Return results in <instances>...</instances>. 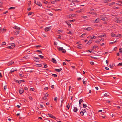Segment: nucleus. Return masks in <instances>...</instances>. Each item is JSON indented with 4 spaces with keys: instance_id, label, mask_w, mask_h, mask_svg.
Listing matches in <instances>:
<instances>
[{
    "instance_id": "nucleus-1",
    "label": "nucleus",
    "mask_w": 122,
    "mask_h": 122,
    "mask_svg": "<svg viewBox=\"0 0 122 122\" xmlns=\"http://www.w3.org/2000/svg\"><path fill=\"white\" fill-rule=\"evenodd\" d=\"M57 48L59 51H62V52L63 53H65L66 52V50L64 49L62 47H58Z\"/></svg>"
},
{
    "instance_id": "nucleus-2",
    "label": "nucleus",
    "mask_w": 122,
    "mask_h": 122,
    "mask_svg": "<svg viewBox=\"0 0 122 122\" xmlns=\"http://www.w3.org/2000/svg\"><path fill=\"white\" fill-rule=\"evenodd\" d=\"M34 3L40 7H41L42 5L41 3L38 1L36 2L35 0H34Z\"/></svg>"
},
{
    "instance_id": "nucleus-3",
    "label": "nucleus",
    "mask_w": 122,
    "mask_h": 122,
    "mask_svg": "<svg viewBox=\"0 0 122 122\" xmlns=\"http://www.w3.org/2000/svg\"><path fill=\"white\" fill-rule=\"evenodd\" d=\"M101 20L105 21H107L109 20L108 18L107 17H101Z\"/></svg>"
},
{
    "instance_id": "nucleus-4",
    "label": "nucleus",
    "mask_w": 122,
    "mask_h": 122,
    "mask_svg": "<svg viewBox=\"0 0 122 122\" xmlns=\"http://www.w3.org/2000/svg\"><path fill=\"white\" fill-rule=\"evenodd\" d=\"M116 20L115 21V22L117 23H120L121 21L119 20L118 17H115Z\"/></svg>"
},
{
    "instance_id": "nucleus-5",
    "label": "nucleus",
    "mask_w": 122,
    "mask_h": 122,
    "mask_svg": "<svg viewBox=\"0 0 122 122\" xmlns=\"http://www.w3.org/2000/svg\"><path fill=\"white\" fill-rule=\"evenodd\" d=\"M50 117L53 118V119H55V117L53 116L51 114L48 113L47 114Z\"/></svg>"
},
{
    "instance_id": "nucleus-6",
    "label": "nucleus",
    "mask_w": 122,
    "mask_h": 122,
    "mask_svg": "<svg viewBox=\"0 0 122 122\" xmlns=\"http://www.w3.org/2000/svg\"><path fill=\"white\" fill-rule=\"evenodd\" d=\"M17 70L16 68H13L10 71V73H11L12 72H14L15 71H17Z\"/></svg>"
},
{
    "instance_id": "nucleus-7",
    "label": "nucleus",
    "mask_w": 122,
    "mask_h": 122,
    "mask_svg": "<svg viewBox=\"0 0 122 122\" xmlns=\"http://www.w3.org/2000/svg\"><path fill=\"white\" fill-rule=\"evenodd\" d=\"M51 29V27H47L45 28V30L46 32H47L50 30Z\"/></svg>"
},
{
    "instance_id": "nucleus-8",
    "label": "nucleus",
    "mask_w": 122,
    "mask_h": 122,
    "mask_svg": "<svg viewBox=\"0 0 122 122\" xmlns=\"http://www.w3.org/2000/svg\"><path fill=\"white\" fill-rule=\"evenodd\" d=\"M13 28L17 30H20L21 29V28L19 27H18V26H16L15 25L14 26Z\"/></svg>"
},
{
    "instance_id": "nucleus-9",
    "label": "nucleus",
    "mask_w": 122,
    "mask_h": 122,
    "mask_svg": "<svg viewBox=\"0 0 122 122\" xmlns=\"http://www.w3.org/2000/svg\"><path fill=\"white\" fill-rule=\"evenodd\" d=\"M14 63V62L12 61H11L8 63L7 65L8 66H10L11 65Z\"/></svg>"
},
{
    "instance_id": "nucleus-10",
    "label": "nucleus",
    "mask_w": 122,
    "mask_h": 122,
    "mask_svg": "<svg viewBox=\"0 0 122 122\" xmlns=\"http://www.w3.org/2000/svg\"><path fill=\"white\" fill-rule=\"evenodd\" d=\"M52 61L54 63L56 64V61L55 59L54 58H52Z\"/></svg>"
},
{
    "instance_id": "nucleus-11",
    "label": "nucleus",
    "mask_w": 122,
    "mask_h": 122,
    "mask_svg": "<svg viewBox=\"0 0 122 122\" xmlns=\"http://www.w3.org/2000/svg\"><path fill=\"white\" fill-rule=\"evenodd\" d=\"M24 92V90L23 89H20L19 90V93L20 94H22Z\"/></svg>"
},
{
    "instance_id": "nucleus-12",
    "label": "nucleus",
    "mask_w": 122,
    "mask_h": 122,
    "mask_svg": "<svg viewBox=\"0 0 122 122\" xmlns=\"http://www.w3.org/2000/svg\"><path fill=\"white\" fill-rule=\"evenodd\" d=\"M60 1V0H55L51 2V3L52 4H54L56 3V2Z\"/></svg>"
},
{
    "instance_id": "nucleus-13",
    "label": "nucleus",
    "mask_w": 122,
    "mask_h": 122,
    "mask_svg": "<svg viewBox=\"0 0 122 122\" xmlns=\"http://www.w3.org/2000/svg\"><path fill=\"white\" fill-rule=\"evenodd\" d=\"M62 69L61 68L59 69H55V71L57 72H59L61 71L62 70Z\"/></svg>"
},
{
    "instance_id": "nucleus-14",
    "label": "nucleus",
    "mask_w": 122,
    "mask_h": 122,
    "mask_svg": "<svg viewBox=\"0 0 122 122\" xmlns=\"http://www.w3.org/2000/svg\"><path fill=\"white\" fill-rule=\"evenodd\" d=\"M65 22L68 25L69 27H71V24H69V22H68L67 21H66Z\"/></svg>"
},
{
    "instance_id": "nucleus-15",
    "label": "nucleus",
    "mask_w": 122,
    "mask_h": 122,
    "mask_svg": "<svg viewBox=\"0 0 122 122\" xmlns=\"http://www.w3.org/2000/svg\"><path fill=\"white\" fill-rule=\"evenodd\" d=\"M92 29V28L91 27H89L85 29V30H90Z\"/></svg>"
},
{
    "instance_id": "nucleus-16",
    "label": "nucleus",
    "mask_w": 122,
    "mask_h": 122,
    "mask_svg": "<svg viewBox=\"0 0 122 122\" xmlns=\"http://www.w3.org/2000/svg\"><path fill=\"white\" fill-rule=\"evenodd\" d=\"M99 21H100V19L99 18L97 19L94 22V23H98Z\"/></svg>"
},
{
    "instance_id": "nucleus-17",
    "label": "nucleus",
    "mask_w": 122,
    "mask_h": 122,
    "mask_svg": "<svg viewBox=\"0 0 122 122\" xmlns=\"http://www.w3.org/2000/svg\"><path fill=\"white\" fill-rule=\"evenodd\" d=\"M92 42V40H90L87 43V45H89L91 44Z\"/></svg>"
},
{
    "instance_id": "nucleus-18",
    "label": "nucleus",
    "mask_w": 122,
    "mask_h": 122,
    "mask_svg": "<svg viewBox=\"0 0 122 122\" xmlns=\"http://www.w3.org/2000/svg\"><path fill=\"white\" fill-rule=\"evenodd\" d=\"M74 16V14L68 15L67 17L68 18H71Z\"/></svg>"
},
{
    "instance_id": "nucleus-19",
    "label": "nucleus",
    "mask_w": 122,
    "mask_h": 122,
    "mask_svg": "<svg viewBox=\"0 0 122 122\" xmlns=\"http://www.w3.org/2000/svg\"><path fill=\"white\" fill-rule=\"evenodd\" d=\"M17 81H18L17 82L19 84L20 83L25 82V81L23 80H20L19 81L17 80Z\"/></svg>"
},
{
    "instance_id": "nucleus-20",
    "label": "nucleus",
    "mask_w": 122,
    "mask_h": 122,
    "mask_svg": "<svg viewBox=\"0 0 122 122\" xmlns=\"http://www.w3.org/2000/svg\"><path fill=\"white\" fill-rule=\"evenodd\" d=\"M77 109L76 107H75L73 110L75 112H76L77 111Z\"/></svg>"
},
{
    "instance_id": "nucleus-21",
    "label": "nucleus",
    "mask_w": 122,
    "mask_h": 122,
    "mask_svg": "<svg viewBox=\"0 0 122 122\" xmlns=\"http://www.w3.org/2000/svg\"><path fill=\"white\" fill-rule=\"evenodd\" d=\"M115 2H112L111 3H109L108 4V5L109 6L112 5L113 4H115Z\"/></svg>"
},
{
    "instance_id": "nucleus-22",
    "label": "nucleus",
    "mask_w": 122,
    "mask_h": 122,
    "mask_svg": "<svg viewBox=\"0 0 122 122\" xmlns=\"http://www.w3.org/2000/svg\"><path fill=\"white\" fill-rule=\"evenodd\" d=\"M106 34H104L103 35L99 36H98V37L99 38H102L104 37V36H106Z\"/></svg>"
},
{
    "instance_id": "nucleus-23",
    "label": "nucleus",
    "mask_w": 122,
    "mask_h": 122,
    "mask_svg": "<svg viewBox=\"0 0 122 122\" xmlns=\"http://www.w3.org/2000/svg\"><path fill=\"white\" fill-rule=\"evenodd\" d=\"M84 11V10L83 9H81L80 10H79L78 11V13H80L81 12H83Z\"/></svg>"
},
{
    "instance_id": "nucleus-24",
    "label": "nucleus",
    "mask_w": 122,
    "mask_h": 122,
    "mask_svg": "<svg viewBox=\"0 0 122 122\" xmlns=\"http://www.w3.org/2000/svg\"><path fill=\"white\" fill-rule=\"evenodd\" d=\"M80 1V0H74L73 2H78Z\"/></svg>"
},
{
    "instance_id": "nucleus-25",
    "label": "nucleus",
    "mask_w": 122,
    "mask_h": 122,
    "mask_svg": "<svg viewBox=\"0 0 122 122\" xmlns=\"http://www.w3.org/2000/svg\"><path fill=\"white\" fill-rule=\"evenodd\" d=\"M111 35L112 37H116L117 36H116V35H115V34L113 33H112L111 34Z\"/></svg>"
},
{
    "instance_id": "nucleus-26",
    "label": "nucleus",
    "mask_w": 122,
    "mask_h": 122,
    "mask_svg": "<svg viewBox=\"0 0 122 122\" xmlns=\"http://www.w3.org/2000/svg\"><path fill=\"white\" fill-rule=\"evenodd\" d=\"M116 37H122V35L120 34L117 35Z\"/></svg>"
},
{
    "instance_id": "nucleus-27",
    "label": "nucleus",
    "mask_w": 122,
    "mask_h": 122,
    "mask_svg": "<svg viewBox=\"0 0 122 122\" xmlns=\"http://www.w3.org/2000/svg\"><path fill=\"white\" fill-rule=\"evenodd\" d=\"M83 106L84 108H86L87 106L86 104H84L83 105Z\"/></svg>"
},
{
    "instance_id": "nucleus-28",
    "label": "nucleus",
    "mask_w": 122,
    "mask_h": 122,
    "mask_svg": "<svg viewBox=\"0 0 122 122\" xmlns=\"http://www.w3.org/2000/svg\"><path fill=\"white\" fill-rule=\"evenodd\" d=\"M86 35V33H84V34H82L81 36H80V37H83L85 35Z\"/></svg>"
},
{
    "instance_id": "nucleus-29",
    "label": "nucleus",
    "mask_w": 122,
    "mask_h": 122,
    "mask_svg": "<svg viewBox=\"0 0 122 122\" xmlns=\"http://www.w3.org/2000/svg\"><path fill=\"white\" fill-rule=\"evenodd\" d=\"M6 29H4L3 28V29H1V31L2 32H3L4 31H6Z\"/></svg>"
},
{
    "instance_id": "nucleus-30",
    "label": "nucleus",
    "mask_w": 122,
    "mask_h": 122,
    "mask_svg": "<svg viewBox=\"0 0 122 122\" xmlns=\"http://www.w3.org/2000/svg\"><path fill=\"white\" fill-rule=\"evenodd\" d=\"M104 2L105 3H107L110 2V0H104Z\"/></svg>"
},
{
    "instance_id": "nucleus-31",
    "label": "nucleus",
    "mask_w": 122,
    "mask_h": 122,
    "mask_svg": "<svg viewBox=\"0 0 122 122\" xmlns=\"http://www.w3.org/2000/svg\"><path fill=\"white\" fill-rule=\"evenodd\" d=\"M83 101V100L82 99H80V100H79V104H81V103H82Z\"/></svg>"
},
{
    "instance_id": "nucleus-32",
    "label": "nucleus",
    "mask_w": 122,
    "mask_h": 122,
    "mask_svg": "<svg viewBox=\"0 0 122 122\" xmlns=\"http://www.w3.org/2000/svg\"><path fill=\"white\" fill-rule=\"evenodd\" d=\"M38 56L41 59H43L44 58V56H42L41 55H38Z\"/></svg>"
},
{
    "instance_id": "nucleus-33",
    "label": "nucleus",
    "mask_w": 122,
    "mask_h": 122,
    "mask_svg": "<svg viewBox=\"0 0 122 122\" xmlns=\"http://www.w3.org/2000/svg\"><path fill=\"white\" fill-rule=\"evenodd\" d=\"M33 13H34L33 12H30L28 14V16H29L30 15H31L33 14Z\"/></svg>"
},
{
    "instance_id": "nucleus-34",
    "label": "nucleus",
    "mask_w": 122,
    "mask_h": 122,
    "mask_svg": "<svg viewBox=\"0 0 122 122\" xmlns=\"http://www.w3.org/2000/svg\"><path fill=\"white\" fill-rule=\"evenodd\" d=\"M15 7H11L10 8H9V10L14 9H15Z\"/></svg>"
},
{
    "instance_id": "nucleus-35",
    "label": "nucleus",
    "mask_w": 122,
    "mask_h": 122,
    "mask_svg": "<svg viewBox=\"0 0 122 122\" xmlns=\"http://www.w3.org/2000/svg\"><path fill=\"white\" fill-rule=\"evenodd\" d=\"M19 33V30H18V31L15 32V34L17 35V34H18Z\"/></svg>"
},
{
    "instance_id": "nucleus-36",
    "label": "nucleus",
    "mask_w": 122,
    "mask_h": 122,
    "mask_svg": "<svg viewBox=\"0 0 122 122\" xmlns=\"http://www.w3.org/2000/svg\"><path fill=\"white\" fill-rule=\"evenodd\" d=\"M47 98V97H46V96H44L43 97L42 99L44 100H45Z\"/></svg>"
},
{
    "instance_id": "nucleus-37",
    "label": "nucleus",
    "mask_w": 122,
    "mask_h": 122,
    "mask_svg": "<svg viewBox=\"0 0 122 122\" xmlns=\"http://www.w3.org/2000/svg\"><path fill=\"white\" fill-rule=\"evenodd\" d=\"M80 114L82 116H83L84 114V113L82 111L80 112Z\"/></svg>"
},
{
    "instance_id": "nucleus-38",
    "label": "nucleus",
    "mask_w": 122,
    "mask_h": 122,
    "mask_svg": "<svg viewBox=\"0 0 122 122\" xmlns=\"http://www.w3.org/2000/svg\"><path fill=\"white\" fill-rule=\"evenodd\" d=\"M44 3L46 4H49V3L47 1H45L44 2Z\"/></svg>"
},
{
    "instance_id": "nucleus-39",
    "label": "nucleus",
    "mask_w": 122,
    "mask_h": 122,
    "mask_svg": "<svg viewBox=\"0 0 122 122\" xmlns=\"http://www.w3.org/2000/svg\"><path fill=\"white\" fill-rule=\"evenodd\" d=\"M52 75L54 77H56L57 76V75L56 74H52Z\"/></svg>"
},
{
    "instance_id": "nucleus-40",
    "label": "nucleus",
    "mask_w": 122,
    "mask_h": 122,
    "mask_svg": "<svg viewBox=\"0 0 122 122\" xmlns=\"http://www.w3.org/2000/svg\"><path fill=\"white\" fill-rule=\"evenodd\" d=\"M98 47L97 46H94L93 47V49H95L96 48H98Z\"/></svg>"
},
{
    "instance_id": "nucleus-41",
    "label": "nucleus",
    "mask_w": 122,
    "mask_h": 122,
    "mask_svg": "<svg viewBox=\"0 0 122 122\" xmlns=\"http://www.w3.org/2000/svg\"><path fill=\"white\" fill-rule=\"evenodd\" d=\"M58 98L57 97H56L54 98V101L56 102H57V101Z\"/></svg>"
},
{
    "instance_id": "nucleus-42",
    "label": "nucleus",
    "mask_w": 122,
    "mask_h": 122,
    "mask_svg": "<svg viewBox=\"0 0 122 122\" xmlns=\"http://www.w3.org/2000/svg\"><path fill=\"white\" fill-rule=\"evenodd\" d=\"M7 86H6L5 85L4 86V89L5 90L7 88Z\"/></svg>"
},
{
    "instance_id": "nucleus-43",
    "label": "nucleus",
    "mask_w": 122,
    "mask_h": 122,
    "mask_svg": "<svg viewBox=\"0 0 122 122\" xmlns=\"http://www.w3.org/2000/svg\"><path fill=\"white\" fill-rule=\"evenodd\" d=\"M44 64V67L45 68H47V64Z\"/></svg>"
},
{
    "instance_id": "nucleus-44",
    "label": "nucleus",
    "mask_w": 122,
    "mask_h": 122,
    "mask_svg": "<svg viewBox=\"0 0 122 122\" xmlns=\"http://www.w3.org/2000/svg\"><path fill=\"white\" fill-rule=\"evenodd\" d=\"M57 32L58 33H62V30H58L57 31Z\"/></svg>"
},
{
    "instance_id": "nucleus-45",
    "label": "nucleus",
    "mask_w": 122,
    "mask_h": 122,
    "mask_svg": "<svg viewBox=\"0 0 122 122\" xmlns=\"http://www.w3.org/2000/svg\"><path fill=\"white\" fill-rule=\"evenodd\" d=\"M96 38V36H93L92 37H91V39H95Z\"/></svg>"
},
{
    "instance_id": "nucleus-46",
    "label": "nucleus",
    "mask_w": 122,
    "mask_h": 122,
    "mask_svg": "<svg viewBox=\"0 0 122 122\" xmlns=\"http://www.w3.org/2000/svg\"><path fill=\"white\" fill-rule=\"evenodd\" d=\"M119 51L121 53H122V48H120L119 49Z\"/></svg>"
},
{
    "instance_id": "nucleus-47",
    "label": "nucleus",
    "mask_w": 122,
    "mask_h": 122,
    "mask_svg": "<svg viewBox=\"0 0 122 122\" xmlns=\"http://www.w3.org/2000/svg\"><path fill=\"white\" fill-rule=\"evenodd\" d=\"M82 111L84 113L85 112H86V109H82Z\"/></svg>"
},
{
    "instance_id": "nucleus-48",
    "label": "nucleus",
    "mask_w": 122,
    "mask_h": 122,
    "mask_svg": "<svg viewBox=\"0 0 122 122\" xmlns=\"http://www.w3.org/2000/svg\"><path fill=\"white\" fill-rule=\"evenodd\" d=\"M66 107L68 108V109H69V107H70V105L69 104H68L67 105Z\"/></svg>"
},
{
    "instance_id": "nucleus-49",
    "label": "nucleus",
    "mask_w": 122,
    "mask_h": 122,
    "mask_svg": "<svg viewBox=\"0 0 122 122\" xmlns=\"http://www.w3.org/2000/svg\"><path fill=\"white\" fill-rule=\"evenodd\" d=\"M7 48H8L10 49H11V48H13V47H11V46H9L8 47H7Z\"/></svg>"
},
{
    "instance_id": "nucleus-50",
    "label": "nucleus",
    "mask_w": 122,
    "mask_h": 122,
    "mask_svg": "<svg viewBox=\"0 0 122 122\" xmlns=\"http://www.w3.org/2000/svg\"><path fill=\"white\" fill-rule=\"evenodd\" d=\"M85 79H84L83 80V84H86V82L85 81H84Z\"/></svg>"
},
{
    "instance_id": "nucleus-51",
    "label": "nucleus",
    "mask_w": 122,
    "mask_h": 122,
    "mask_svg": "<svg viewBox=\"0 0 122 122\" xmlns=\"http://www.w3.org/2000/svg\"><path fill=\"white\" fill-rule=\"evenodd\" d=\"M75 21V19H74L73 20H69V21H70V22H74Z\"/></svg>"
},
{
    "instance_id": "nucleus-52",
    "label": "nucleus",
    "mask_w": 122,
    "mask_h": 122,
    "mask_svg": "<svg viewBox=\"0 0 122 122\" xmlns=\"http://www.w3.org/2000/svg\"><path fill=\"white\" fill-rule=\"evenodd\" d=\"M11 45L12 46H13L14 47H15V45L14 43H12Z\"/></svg>"
},
{
    "instance_id": "nucleus-53",
    "label": "nucleus",
    "mask_w": 122,
    "mask_h": 122,
    "mask_svg": "<svg viewBox=\"0 0 122 122\" xmlns=\"http://www.w3.org/2000/svg\"><path fill=\"white\" fill-rule=\"evenodd\" d=\"M54 10L55 11H59L60 10H61V9H55Z\"/></svg>"
},
{
    "instance_id": "nucleus-54",
    "label": "nucleus",
    "mask_w": 122,
    "mask_h": 122,
    "mask_svg": "<svg viewBox=\"0 0 122 122\" xmlns=\"http://www.w3.org/2000/svg\"><path fill=\"white\" fill-rule=\"evenodd\" d=\"M27 57L26 56H25L24 57H23V59H27V58H26Z\"/></svg>"
},
{
    "instance_id": "nucleus-55",
    "label": "nucleus",
    "mask_w": 122,
    "mask_h": 122,
    "mask_svg": "<svg viewBox=\"0 0 122 122\" xmlns=\"http://www.w3.org/2000/svg\"><path fill=\"white\" fill-rule=\"evenodd\" d=\"M37 52H39L41 53L42 52L40 50H37Z\"/></svg>"
},
{
    "instance_id": "nucleus-56",
    "label": "nucleus",
    "mask_w": 122,
    "mask_h": 122,
    "mask_svg": "<svg viewBox=\"0 0 122 122\" xmlns=\"http://www.w3.org/2000/svg\"><path fill=\"white\" fill-rule=\"evenodd\" d=\"M54 85H53L51 86V88L53 89V88H54Z\"/></svg>"
},
{
    "instance_id": "nucleus-57",
    "label": "nucleus",
    "mask_w": 122,
    "mask_h": 122,
    "mask_svg": "<svg viewBox=\"0 0 122 122\" xmlns=\"http://www.w3.org/2000/svg\"><path fill=\"white\" fill-rule=\"evenodd\" d=\"M90 64L92 65H93L94 64V63L93 62H90Z\"/></svg>"
},
{
    "instance_id": "nucleus-58",
    "label": "nucleus",
    "mask_w": 122,
    "mask_h": 122,
    "mask_svg": "<svg viewBox=\"0 0 122 122\" xmlns=\"http://www.w3.org/2000/svg\"><path fill=\"white\" fill-rule=\"evenodd\" d=\"M97 43H99L100 42V41H95Z\"/></svg>"
},
{
    "instance_id": "nucleus-59",
    "label": "nucleus",
    "mask_w": 122,
    "mask_h": 122,
    "mask_svg": "<svg viewBox=\"0 0 122 122\" xmlns=\"http://www.w3.org/2000/svg\"><path fill=\"white\" fill-rule=\"evenodd\" d=\"M82 17L84 18L85 19L87 18V16H82Z\"/></svg>"
},
{
    "instance_id": "nucleus-60",
    "label": "nucleus",
    "mask_w": 122,
    "mask_h": 122,
    "mask_svg": "<svg viewBox=\"0 0 122 122\" xmlns=\"http://www.w3.org/2000/svg\"><path fill=\"white\" fill-rule=\"evenodd\" d=\"M19 76L20 77H22L24 76V75L22 74H19Z\"/></svg>"
},
{
    "instance_id": "nucleus-61",
    "label": "nucleus",
    "mask_w": 122,
    "mask_h": 122,
    "mask_svg": "<svg viewBox=\"0 0 122 122\" xmlns=\"http://www.w3.org/2000/svg\"><path fill=\"white\" fill-rule=\"evenodd\" d=\"M45 96H46V97H47L49 96V94L47 93H46V94H45Z\"/></svg>"
},
{
    "instance_id": "nucleus-62",
    "label": "nucleus",
    "mask_w": 122,
    "mask_h": 122,
    "mask_svg": "<svg viewBox=\"0 0 122 122\" xmlns=\"http://www.w3.org/2000/svg\"><path fill=\"white\" fill-rule=\"evenodd\" d=\"M31 10V8L30 7L28 8V9H27V10L29 11L30 10Z\"/></svg>"
},
{
    "instance_id": "nucleus-63",
    "label": "nucleus",
    "mask_w": 122,
    "mask_h": 122,
    "mask_svg": "<svg viewBox=\"0 0 122 122\" xmlns=\"http://www.w3.org/2000/svg\"><path fill=\"white\" fill-rule=\"evenodd\" d=\"M6 43L5 42H4L2 43V45H5L6 44Z\"/></svg>"
},
{
    "instance_id": "nucleus-64",
    "label": "nucleus",
    "mask_w": 122,
    "mask_h": 122,
    "mask_svg": "<svg viewBox=\"0 0 122 122\" xmlns=\"http://www.w3.org/2000/svg\"><path fill=\"white\" fill-rule=\"evenodd\" d=\"M122 63H119L118 64V66H122Z\"/></svg>"
}]
</instances>
